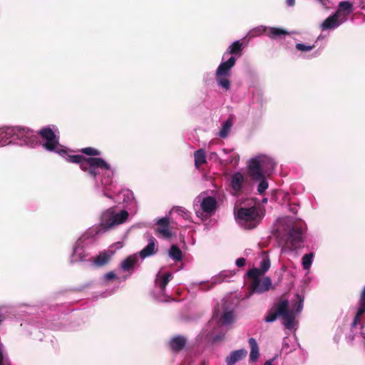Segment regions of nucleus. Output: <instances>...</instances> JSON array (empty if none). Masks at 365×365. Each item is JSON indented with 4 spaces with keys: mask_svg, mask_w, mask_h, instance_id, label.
I'll return each mask as SVG.
<instances>
[{
    "mask_svg": "<svg viewBox=\"0 0 365 365\" xmlns=\"http://www.w3.org/2000/svg\"><path fill=\"white\" fill-rule=\"evenodd\" d=\"M297 301L292 304V309L289 308V301L284 295L282 296L279 302L267 312L264 317L266 322H274L277 317H281L282 324L286 329H290L293 327L296 313H299L303 309L304 298L299 294H296Z\"/></svg>",
    "mask_w": 365,
    "mask_h": 365,
    "instance_id": "nucleus-1",
    "label": "nucleus"
},
{
    "mask_svg": "<svg viewBox=\"0 0 365 365\" xmlns=\"http://www.w3.org/2000/svg\"><path fill=\"white\" fill-rule=\"evenodd\" d=\"M275 165V163L271 158L265 155L259 156L250 161L249 175L253 180H259L263 177V174L270 175Z\"/></svg>",
    "mask_w": 365,
    "mask_h": 365,
    "instance_id": "nucleus-2",
    "label": "nucleus"
},
{
    "mask_svg": "<svg viewBox=\"0 0 365 365\" xmlns=\"http://www.w3.org/2000/svg\"><path fill=\"white\" fill-rule=\"evenodd\" d=\"M129 214L126 210H121L117 213L113 208H109L103 212L101 216V222L99 223V230L97 233L103 231L106 232L110 230L115 228L128 220Z\"/></svg>",
    "mask_w": 365,
    "mask_h": 365,
    "instance_id": "nucleus-3",
    "label": "nucleus"
},
{
    "mask_svg": "<svg viewBox=\"0 0 365 365\" xmlns=\"http://www.w3.org/2000/svg\"><path fill=\"white\" fill-rule=\"evenodd\" d=\"M236 59L231 56L227 61L221 63L216 70V81L218 86L225 91L230 89L231 68L235 65Z\"/></svg>",
    "mask_w": 365,
    "mask_h": 365,
    "instance_id": "nucleus-4",
    "label": "nucleus"
},
{
    "mask_svg": "<svg viewBox=\"0 0 365 365\" xmlns=\"http://www.w3.org/2000/svg\"><path fill=\"white\" fill-rule=\"evenodd\" d=\"M237 216L244 222V226L247 230L255 228L260 221L259 212L255 207H240L237 210Z\"/></svg>",
    "mask_w": 365,
    "mask_h": 365,
    "instance_id": "nucleus-5",
    "label": "nucleus"
},
{
    "mask_svg": "<svg viewBox=\"0 0 365 365\" xmlns=\"http://www.w3.org/2000/svg\"><path fill=\"white\" fill-rule=\"evenodd\" d=\"M9 134L11 133L14 140H21L26 145L32 146L37 143V136L29 128L14 126L9 127Z\"/></svg>",
    "mask_w": 365,
    "mask_h": 365,
    "instance_id": "nucleus-6",
    "label": "nucleus"
},
{
    "mask_svg": "<svg viewBox=\"0 0 365 365\" xmlns=\"http://www.w3.org/2000/svg\"><path fill=\"white\" fill-rule=\"evenodd\" d=\"M303 237L301 227L293 226L288 232L285 245L290 250H296L302 247Z\"/></svg>",
    "mask_w": 365,
    "mask_h": 365,
    "instance_id": "nucleus-7",
    "label": "nucleus"
},
{
    "mask_svg": "<svg viewBox=\"0 0 365 365\" xmlns=\"http://www.w3.org/2000/svg\"><path fill=\"white\" fill-rule=\"evenodd\" d=\"M38 134L46 142L43 144V147L48 151H54L57 148L59 143L58 139L53 132V130L49 128L46 127L41 129Z\"/></svg>",
    "mask_w": 365,
    "mask_h": 365,
    "instance_id": "nucleus-8",
    "label": "nucleus"
},
{
    "mask_svg": "<svg viewBox=\"0 0 365 365\" xmlns=\"http://www.w3.org/2000/svg\"><path fill=\"white\" fill-rule=\"evenodd\" d=\"M252 279L250 286L252 293L261 294L270 289L272 287V281L269 277H264L262 281L259 277H249Z\"/></svg>",
    "mask_w": 365,
    "mask_h": 365,
    "instance_id": "nucleus-9",
    "label": "nucleus"
},
{
    "mask_svg": "<svg viewBox=\"0 0 365 365\" xmlns=\"http://www.w3.org/2000/svg\"><path fill=\"white\" fill-rule=\"evenodd\" d=\"M187 343V339L185 336L175 335L170 339L168 347L172 352L178 354L185 349Z\"/></svg>",
    "mask_w": 365,
    "mask_h": 365,
    "instance_id": "nucleus-10",
    "label": "nucleus"
},
{
    "mask_svg": "<svg viewBox=\"0 0 365 365\" xmlns=\"http://www.w3.org/2000/svg\"><path fill=\"white\" fill-rule=\"evenodd\" d=\"M246 180L243 175L240 172L235 173L232 176L230 185L235 195H239L242 191V188Z\"/></svg>",
    "mask_w": 365,
    "mask_h": 365,
    "instance_id": "nucleus-11",
    "label": "nucleus"
},
{
    "mask_svg": "<svg viewBox=\"0 0 365 365\" xmlns=\"http://www.w3.org/2000/svg\"><path fill=\"white\" fill-rule=\"evenodd\" d=\"M270 267V260L268 257H265L260 262L259 267H254L250 269L247 275V277H261L268 271Z\"/></svg>",
    "mask_w": 365,
    "mask_h": 365,
    "instance_id": "nucleus-12",
    "label": "nucleus"
},
{
    "mask_svg": "<svg viewBox=\"0 0 365 365\" xmlns=\"http://www.w3.org/2000/svg\"><path fill=\"white\" fill-rule=\"evenodd\" d=\"M358 304L359 308L351 324V328H354L360 323L361 317L365 313V287L360 294Z\"/></svg>",
    "mask_w": 365,
    "mask_h": 365,
    "instance_id": "nucleus-13",
    "label": "nucleus"
},
{
    "mask_svg": "<svg viewBox=\"0 0 365 365\" xmlns=\"http://www.w3.org/2000/svg\"><path fill=\"white\" fill-rule=\"evenodd\" d=\"M169 224L170 221L167 217L160 219L157 222L158 227L155 229L156 232L165 238L171 237L172 233L169 230Z\"/></svg>",
    "mask_w": 365,
    "mask_h": 365,
    "instance_id": "nucleus-14",
    "label": "nucleus"
},
{
    "mask_svg": "<svg viewBox=\"0 0 365 365\" xmlns=\"http://www.w3.org/2000/svg\"><path fill=\"white\" fill-rule=\"evenodd\" d=\"M138 262V257L136 255H130L121 262L120 267L123 272H127L130 274L134 272Z\"/></svg>",
    "mask_w": 365,
    "mask_h": 365,
    "instance_id": "nucleus-15",
    "label": "nucleus"
},
{
    "mask_svg": "<svg viewBox=\"0 0 365 365\" xmlns=\"http://www.w3.org/2000/svg\"><path fill=\"white\" fill-rule=\"evenodd\" d=\"M247 351L245 349H241L232 351L226 358L227 365H235L237 362L246 357Z\"/></svg>",
    "mask_w": 365,
    "mask_h": 365,
    "instance_id": "nucleus-16",
    "label": "nucleus"
},
{
    "mask_svg": "<svg viewBox=\"0 0 365 365\" xmlns=\"http://www.w3.org/2000/svg\"><path fill=\"white\" fill-rule=\"evenodd\" d=\"M201 207L203 212L212 214L217 208V200L213 197H206L201 202Z\"/></svg>",
    "mask_w": 365,
    "mask_h": 365,
    "instance_id": "nucleus-17",
    "label": "nucleus"
},
{
    "mask_svg": "<svg viewBox=\"0 0 365 365\" xmlns=\"http://www.w3.org/2000/svg\"><path fill=\"white\" fill-rule=\"evenodd\" d=\"M86 162L96 169L101 168L106 170L110 169V165L101 158H86Z\"/></svg>",
    "mask_w": 365,
    "mask_h": 365,
    "instance_id": "nucleus-18",
    "label": "nucleus"
},
{
    "mask_svg": "<svg viewBox=\"0 0 365 365\" xmlns=\"http://www.w3.org/2000/svg\"><path fill=\"white\" fill-rule=\"evenodd\" d=\"M155 241L153 237L148 239V244L139 253L141 258L144 259L155 253Z\"/></svg>",
    "mask_w": 365,
    "mask_h": 365,
    "instance_id": "nucleus-19",
    "label": "nucleus"
},
{
    "mask_svg": "<svg viewBox=\"0 0 365 365\" xmlns=\"http://www.w3.org/2000/svg\"><path fill=\"white\" fill-rule=\"evenodd\" d=\"M338 19L339 16L336 13L327 18L322 24V29L327 30L337 27L340 24Z\"/></svg>",
    "mask_w": 365,
    "mask_h": 365,
    "instance_id": "nucleus-20",
    "label": "nucleus"
},
{
    "mask_svg": "<svg viewBox=\"0 0 365 365\" xmlns=\"http://www.w3.org/2000/svg\"><path fill=\"white\" fill-rule=\"evenodd\" d=\"M249 344L250 346V361L255 362L259 358V347L256 340L254 338L249 339Z\"/></svg>",
    "mask_w": 365,
    "mask_h": 365,
    "instance_id": "nucleus-21",
    "label": "nucleus"
},
{
    "mask_svg": "<svg viewBox=\"0 0 365 365\" xmlns=\"http://www.w3.org/2000/svg\"><path fill=\"white\" fill-rule=\"evenodd\" d=\"M195 165L199 168L200 165L206 163V156L202 149H199L195 152Z\"/></svg>",
    "mask_w": 365,
    "mask_h": 365,
    "instance_id": "nucleus-22",
    "label": "nucleus"
},
{
    "mask_svg": "<svg viewBox=\"0 0 365 365\" xmlns=\"http://www.w3.org/2000/svg\"><path fill=\"white\" fill-rule=\"evenodd\" d=\"M353 5L351 2L348 1H341L339 4L338 10L336 14L339 16L340 13H345L346 15L351 14L352 12Z\"/></svg>",
    "mask_w": 365,
    "mask_h": 365,
    "instance_id": "nucleus-23",
    "label": "nucleus"
},
{
    "mask_svg": "<svg viewBox=\"0 0 365 365\" xmlns=\"http://www.w3.org/2000/svg\"><path fill=\"white\" fill-rule=\"evenodd\" d=\"M242 43L240 41L232 43L228 48V52L232 55L240 56L242 55Z\"/></svg>",
    "mask_w": 365,
    "mask_h": 365,
    "instance_id": "nucleus-24",
    "label": "nucleus"
},
{
    "mask_svg": "<svg viewBox=\"0 0 365 365\" xmlns=\"http://www.w3.org/2000/svg\"><path fill=\"white\" fill-rule=\"evenodd\" d=\"M232 126V120L231 118H228L222 124V127L219 133V136L222 138H225L228 136L230 129Z\"/></svg>",
    "mask_w": 365,
    "mask_h": 365,
    "instance_id": "nucleus-25",
    "label": "nucleus"
},
{
    "mask_svg": "<svg viewBox=\"0 0 365 365\" xmlns=\"http://www.w3.org/2000/svg\"><path fill=\"white\" fill-rule=\"evenodd\" d=\"M66 160L68 163L79 164L81 168V165L86 163V158L81 155H67Z\"/></svg>",
    "mask_w": 365,
    "mask_h": 365,
    "instance_id": "nucleus-26",
    "label": "nucleus"
},
{
    "mask_svg": "<svg viewBox=\"0 0 365 365\" xmlns=\"http://www.w3.org/2000/svg\"><path fill=\"white\" fill-rule=\"evenodd\" d=\"M169 255L175 261H180L182 258V253L180 249L175 245H173L169 250Z\"/></svg>",
    "mask_w": 365,
    "mask_h": 365,
    "instance_id": "nucleus-27",
    "label": "nucleus"
},
{
    "mask_svg": "<svg viewBox=\"0 0 365 365\" xmlns=\"http://www.w3.org/2000/svg\"><path fill=\"white\" fill-rule=\"evenodd\" d=\"M9 127L0 128L1 136L2 137V143L4 142V146L9 145L14 140L11 133H9Z\"/></svg>",
    "mask_w": 365,
    "mask_h": 365,
    "instance_id": "nucleus-28",
    "label": "nucleus"
},
{
    "mask_svg": "<svg viewBox=\"0 0 365 365\" xmlns=\"http://www.w3.org/2000/svg\"><path fill=\"white\" fill-rule=\"evenodd\" d=\"M172 274L169 272L164 274L162 277L157 282L158 285L162 292H164L167 284L171 279Z\"/></svg>",
    "mask_w": 365,
    "mask_h": 365,
    "instance_id": "nucleus-29",
    "label": "nucleus"
},
{
    "mask_svg": "<svg viewBox=\"0 0 365 365\" xmlns=\"http://www.w3.org/2000/svg\"><path fill=\"white\" fill-rule=\"evenodd\" d=\"M110 260V257L106 252H101L99 255L96 258L94 262L95 264L101 267L106 264Z\"/></svg>",
    "mask_w": 365,
    "mask_h": 365,
    "instance_id": "nucleus-30",
    "label": "nucleus"
},
{
    "mask_svg": "<svg viewBox=\"0 0 365 365\" xmlns=\"http://www.w3.org/2000/svg\"><path fill=\"white\" fill-rule=\"evenodd\" d=\"M222 324L227 325L234 322V314L232 311H227L223 313L220 318Z\"/></svg>",
    "mask_w": 365,
    "mask_h": 365,
    "instance_id": "nucleus-31",
    "label": "nucleus"
},
{
    "mask_svg": "<svg viewBox=\"0 0 365 365\" xmlns=\"http://www.w3.org/2000/svg\"><path fill=\"white\" fill-rule=\"evenodd\" d=\"M81 170L86 173H87L91 177L95 178L98 175L96 169L91 167L86 162L81 165Z\"/></svg>",
    "mask_w": 365,
    "mask_h": 365,
    "instance_id": "nucleus-32",
    "label": "nucleus"
},
{
    "mask_svg": "<svg viewBox=\"0 0 365 365\" xmlns=\"http://www.w3.org/2000/svg\"><path fill=\"white\" fill-rule=\"evenodd\" d=\"M80 152L88 156H98L101 155L100 150L91 147L82 148Z\"/></svg>",
    "mask_w": 365,
    "mask_h": 365,
    "instance_id": "nucleus-33",
    "label": "nucleus"
},
{
    "mask_svg": "<svg viewBox=\"0 0 365 365\" xmlns=\"http://www.w3.org/2000/svg\"><path fill=\"white\" fill-rule=\"evenodd\" d=\"M256 180L259 181L257 191L260 195H262L268 187V182L264 177V175L263 174V177L262 178Z\"/></svg>",
    "mask_w": 365,
    "mask_h": 365,
    "instance_id": "nucleus-34",
    "label": "nucleus"
},
{
    "mask_svg": "<svg viewBox=\"0 0 365 365\" xmlns=\"http://www.w3.org/2000/svg\"><path fill=\"white\" fill-rule=\"evenodd\" d=\"M313 253L306 254L302 258V266L304 269H309L312 263Z\"/></svg>",
    "mask_w": 365,
    "mask_h": 365,
    "instance_id": "nucleus-35",
    "label": "nucleus"
},
{
    "mask_svg": "<svg viewBox=\"0 0 365 365\" xmlns=\"http://www.w3.org/2000/svg\"><path fill=\"white\" fill-rule=\"evenodd\" d=\"M287 34H288V32L286 30L279 29V28L273 27V28H271L270 31H269V36L270 37H276L278 36L287 35Z\"/></svg>",
    "mask_w": 365,
    "mask_h": 365,
    "instance_id": "nucleus-36",
    "label": "nucleus"
},
{
    "mask_svg": "<svg viewBox=\"0 0 365 365\" xmlns=\"http://www.w3.org/2000/svg\"><path fill=\"white\" fill-rule=\"evenodd\" d=\"M314 47V46H306L303 43H297L296 45V48L298 51H309L312 50V48Z\"/></svg>",
    "mask_w": 365,
    "mask_h": 365,
    "instance_id": "nucleus-37",
    "label": "nucleus"
},
{
    "mask_svg": "<svg viewBox=\"0 0 365 365\" xmlns=\"http://www.w3.org/2000/svg\"><path fill=\"white\" fill-rule=\"evenodd\" d=\"M104 278L108 281H110L115 279L116 275L113 272H109L105 274Z\"/></svg>",
    "mask_w": 365,
    "mask_h": 365,
    "instance_id": "nucleus-38",
    "label": "nucleus"
},
{
    "mask_svg": "<svg viewBox=\"0 0 365 365\" xmlns=\"http://www.w3.org/2000/svg\"><path fill=\"white\" fill-rule=\"evenodd\" d=\"M245 262H246L245 259V258H243V257H240V258H238V259L236 260V265H237L238 267H242L245 266Z\"/></svg>",
    "mask_w": 365,
    "mask_h": 365,
    "instance_id": "nucleus-39",
    "label": "nucleus"
},
{
    "mask_svg": "<svg viewBox=\"0 0 365 365\" xmlns=\"http://www.w3.org/2000/svg\"><path fill=\"white\" fill-rule=\"evenodd\" d=\"M225 277H227V275L225 274V272H222V273L219 275V277H218V278L216 279V281L214 282V284H216V283H217V282H218V283H220V282H222V281L224 280V279H225Z\"/></svg>",
    "mask_w": 365,
    "mask_h": 365,
    "instance_id": "nucleus-40",
    "label": "nucleus"
},
{
    "mask_svg": "<svg viewBox=\"0 0 365 365\" xmlns=\"http://www.w3.org/2000/svg\"><path fill=\"white\" fill-rule=\"evenodd\" d=\"M4 364V354L2 351V345L0 344V365Z\"/></svg>",
    "mask_w": 365,
    "mask_h": 365,
    "instance_id": "nucleus-41",
    "label": "nucleus"
},
{
    "mask_svg": "<svg viewBox=\"0 0 365 365\" xmlns=\"http://www.w3.org/2000/svg\"><path fill=\"white\" fill-rule=\"evenodd\" d=\"M286 3L289 6H293L295 4V0H286Z\"/></svg>",
    "mask_w": 365,
    "mask_h": 365,
    "instance_id": "nucleus-42",
    "label": "nucleus"
},
{
    "mask_svg": "<svg viewBox=\"0 0 365 365\" xmlns=\"http://www.w3.org/2000/svg\"><path fill=\"white\" fill-rule=\"evenodd\" d=\"M56 152L62 156H63L64 155H66V151L63 149L58 150Z\"/></svg>",
    "mask_w": 365,
    "mask_h": 365,
    "instance_id": "nucleus-43",
    "label": "nucleus"
},
{
    "mask_svg": "<svg viewBox=\"0 0 365 365\" xmlns=\"http://www.w3.org/2000/svg\"><path fill=\"white\" fill-rule=\"evenodd\" d=\"M275 359V357H274L273 359H269L267 361H265V363L264 364V365H272V362Z\"/></svg>",
    "mask_w": 365,
    "mask_h": 365,
    "instance_id": "nucleus-44",
    "label": "nucleus"
},
{
    "mask_svg": "<svg viewBox=\"0 0 365 365\" xmlns=\"http://www.w3.org/2000/svg\"><path fill=\"white\" fill-rule=\"evenodd\" d=\"M347 339H349V341H352L354 339V334H349L347 336Z\"/></svg>",
    "mask_w": 365,
    "mask_h": 365,
    "instance_id": "nucleus-45",
    "label": "nucleus"
},
{
    "mask_svg": "<svg viewBox=\"0 0 365 365\" xmlns=\"http://www.w3.org/2000/svg\"><path fill=\"white\" fill-rule=\"evenodd\" d=\"M78 248L79 247L78 246H75L74 247V248H73V255H75L77 252Z\"/></svg>",
    "mask_w": 365,
    "mask_h": 365,
    "instance_id": "nucleus-46",
    "label": "nucleus"
},
{
    "mask_svg": "<svg viewBox=\"0 0 365 365\" xmlns=\"http://www.w3.org/2000/svg\"><path fill=\"white\" fill-rule=\"evenodd\" d=\"M291 211L293 212L295 214L297 212V209L295 207L291 208Z\"/></svg>",
    "mask_w": 365,
    "mask_h": 365,
    "instance_id": "nucleus-47",
    "label": "nucleus"
},
{
    "mask_svg": "<svg viewBox=\"0 0 365 365\" xmlns=\"http://www.w3.org/2000/svg\"><path fill=\"white\" fill-rule=\"evenodd\" d=\"M3 321V316L0 314V323Z\"/></svg>",
    "mask_w": 365,
    "mask_h": 365,
    "instance_id": "nucleus-48",
    "label": "nucleus"
}]
</instances>
